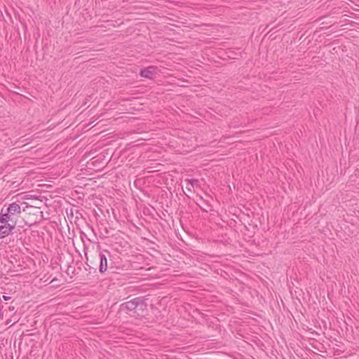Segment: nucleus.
<instances>
[{
	"label": "nucleus",
	"mask_w": 359,
	"mask_h": 359,
	"mask_svg": "<svg viewBox=\"0 0 359 359\" xmlns=\"http://www.w3.org/2000/svg\"><path fill=\"white\" fill-rule=\"evenodd\" d=\"M156 70L157 67L149 66L147 67L140 69V75L142 77L151 79L156 74Z\"/></svg>",
	"instance_id": "nucleus-4"
},
{
	"label": "nucleus",
	"mask_w": 359,
	"mask_h": 359,
	"mask_svg": "<svg viewBox=\"0 0 359 359\" xmlns=\"http://www.w3.org/2000/svg\"><path fill=\"white\" fill-rule=\"evenodd\" d=\"M2 298L4 299V300L8 301L11 299V297L4 295Z\"/></svg>",
	"instance_id": "nucleus-10"
},
{
	"label": "nucleus",
	"mask_w": 359,
	"mask_h": 359,
	"mask_svg": "<svg viewBox=\"0 0 359 359\" xmlns=\"http://www.w3.org/2000/svg\"><path fill=\"white\" fill-rule=\"evenodd\" d=\"M137 305L135 306L133 312L131 313V316L135 318H143L147 313V303L143 297H136Z\"/></svg>",
	"instance_id": "nucleus-2"
},
{
	"label": "nucleus",
	"mask_w": 359,
	"mask_h": 359,
	"mask_svg": "<svg viewBox=\"0 0 359 359\" xmlns=\"http://www.w3.org/2000/svg\"><path fill=\"white\" fill-rule=\"evenodd\" d=\"M187 182L189 184H190L192 187H194V184L197 183L198 181L196 179H189L187 180Z\"/></svg>",
	"instance_id": "nucleus-8"
},
{
	"label": "nucleus",
	"mask_w": 359,
	"mask_h": 359,
	"mask_svg": "<svg viewBox=\"0 0 359 359\" xmlns=\"http://www.w3.org/2000/svg\"><path fill=\"white\" fill-rule=\"evenodd\" d=\"M22 212L20 205L17 203H12L9 204L6 211L4 212V208L1 209L0 214V222L7 223L8 222H13L15 219V216H19Z\"/></svg>",
	"instance_id": "nucleus-1"
},
{
	"label": "nucleus",
	"mask_w": 359,
	"mask_h": 359,
	"mask_svg": "<svg viewBox=\"0 0 359 359\" xmlns=\"http://www.w3.org/2000/svg\"><path fill=\"white\" fill-rule=\"evenodd\" d=\"M88 226H89V227L91 229V230H92L93 231H94V229H93V227L92 226L89 225V224H88Z\"/></svg>",
	"instance_id": "nucleus-11"
},
{
	"label": "nucleus",
	"mask_w": 359,
	"mask_h": 359,
	"mask_svg": "<svg viewBox=\"0 0 359 359\" xmlns=\"http://www.w3.org/2000/svg\"><path fill=\"white\" fill-rule=\"evenodd\" d=\"M9 309L11 310V311H13L14 310V307H9Z\"/></svg>",
	"instance_id": "nucleus-12"
},
{
	"label": "nucleus",
	"mask_w": 359,
	"mask_h": 359,
	"mask_svg": "<svg viewBox=\"0 0 359 359\" xmlns=\"http://www.w3.org/2000/svg\"><path fill=\"white\" fill-rule=\"evenodd\" d=\"M9 235H10V233L8 231V230L6 229V226H4V224L1 225L0 226V238H4Z\"/></svg>",
	"instance_id": "nucleus-7"
},
{
	"label": "nucleus",
	"mask_w": 359,
	"mask_h": 359,
	"mask_svg": "<svg viewBox=\"0 0 359 359\" xmlns=\"http://www.w3.org/2000/svg\"><path fill=\"white\" fill-rule=\"evenodd\" d=\"M137 299L134 298L130 301L126 302L120 305V310L125 312L131 316V313L133 312L135 306H136Z\"/></svg>",
	"instance_id": "nucleus-3"
},
{
	"label": "nucleus",
	"mask_w": 359,
	"mask_h": 359,
	"mask_svg": "<svg viewBox=\"0 0 359 359\" xmlns=\"http://www.w3.org/2000/svg\"><path fill=\"white\" fill-rule=\"evenodd\" d=\"M81 236V240L83 241L84 238H87L86 234L84 232H83V231L81 232V236Z\"/></svg>",
	"instance_id": "nucleus-9"
},
{
	"label": "nucleus",
	"mask_w": 359,
	"mask_h": 359,
	"mask_svg": "<svg viewBox=\"0 0 359 359\" xmlns=\"http://www.w3.org/2000/svg\"><path fill=\"white\" fill-rule=\"evenodd\" d=\"M99 257H100L99 271L101 273H103L107 269V258L106 255L102 252H100L99 254Z\"/></svg>",
	"instance_id": "nucleus-5"
},
{
	"label": "nucleus",
	"mask_w": 359,
	"mask_h": 359,
	"mask_svg": "<svg viewBox=\"0 0 359 359\" xmlns=\"http://www.w3.org/2000/svg\"><path fill=\"white\" fill-rule=\"evenodd\" d=\"M1 224H4V226H6V229L11 234L12 233L13 230H14L15 228L16 221L13 220V222H11V223H9V222H8L7 223H1Z\"/></svg>",
	"instance_id": "nucleus-6"
}]
</instances>
